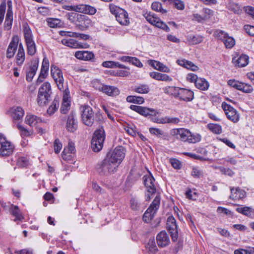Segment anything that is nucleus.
Here are the masks:
<instances>
[{
    "label": "nucleus",
    "mask_w": 254,
    "mask_h": 254,
    "mask_svg": "<svg viewBox=\"0 0 254 254\" xmlns=\"http://www.w3.org/2000/svg\"><path fill=\"white\" fill-rule=\"evenodd\" d=\"M173 3L174 6L179 10H183L185 8V4L181 0H174Z\"/></svg>",
    "instance_id": "obj_63"
},
{
    "label": "nucleus",
    "mask_w": 254,
    "mask_h": 254,
    "mask_svg": "<svg viewBox=\"0 0 254 254\" xmlns=\"http://www.w3.org/2000/svg\"><path fill=\"white\" fill-rule=\"evenodd\" d=\"M236 210L238 212L247 217L250 218H253L254 217V209L251 207H239L236 209Z\"/></svg>",
    "instance_id": "obj_31"
},
{
    "label": "nucleus",
    "mask_w": 254,
    "mask_h": 254,
    "mask_svg": "<svg viewBox=\"0 0 254 254\" xmlns=\"http://www.w3.org/2000/svg\"><path fill=\"white\" fill-rule=\"evenodd\" d=\"M126 100L127 102L134 104H141L144 103V99L143 97L136 96H128Z\"/></svg>",
    "instance_id": "obj_43"
},
{
    "label": "nucleus",
    "mask_w": 254,
    "mask_h": 254,
    "mask_svg": "<svg viewBox=\"0 0 254 254\" xmlns=\"http://www.w3.org/2000/svg\"><path fill=\"white\" fill-rule=\"evenodd\" d=\"M195 86L201 90H206L208 89L209 85L204 78H199L195 81Z\"/></svg>",
    "instance_id": "obj_38"
},
{
    "label": "nucleus",
    "mask_w": 254,
    "mask_h": 254,
    "mask_svg": "<svg viewBox=\"0 0 254 254\" xmlns=\"http://www.w3.org/2000/svg\"><path fill=\"white\" fill-rule=\"evenodd\" d=\"M193 98L194 93L191 90L186 88H179L177 99L181 101L190 102L192 101Z\"/></svg>",
    "instance_id": "obj_15"
},
{
    "label": "nucleus",
    "mask_w": 254,
    "mask_h": 254,
    "mask_svg": "<svg viewBox=\"0 0 254 254\" xmlns=\"http://www.w3.org/2000/svg\"><path fill=\"white\" fill-rule=\"evenodd\" d=\"M77 8V12L91 15H94L97 11L95 7L88 4H78Z\"/></svg>",
    "instance_id": "obj_23"
},
{
    "label": "nucleus",
    "mask_w": 254,
    "mask_h": 254,
    "mask_svg": "<svg viewBox=\"0 0 254 254\" xmlns=\"http://www.w3.org/2000/svg\"><path fill=\"white\" fill-rule=\"evenodd\" d=\"M59 100L55 98L52 102L51 106L47 109V114L50 116L54 114L59 108Z\"/></svg>",
    "instance_id": "obj_41"
},
{
    "label": "nucleus",
    "mask_w": 254,
    "mask_h": 254,
    "mask_svg": "<svg viewBox=\"0 0 254 254\" xmlns=\"http://www.w3.org/2000/svg\"><path fill=\"white\" fill-rule=\"evenodd\" d=\"M91 24V20L87 16L85 15V18L83 19L81 25H80L81 30H84L88 28Z\"/></svg>",
    "instance_id": "obj_53"
},
{
    "label": "nucleus",
    "mask_w": 254,
    "mask_h": 254,
    "mask_svg": "<svg viewBox=\"0 0 254 254\" xmlns=\"http://www.w3.org/2000/svg\"><path fill=\"white\" fill-rule=\"evenodd\" d=\"M160 203V197L156 195L149 207L146 210L143 216V220L146 223H149L154 217L157 210L159 207Z\"/></svg>",
    "instance_id": "obj_5"
},
{
    "label": "nucleus",
    "mask_w": 254,
    "mask_h": 254,
    "mask_svg": "<svg viewBox=\"0 0 254 254\" xmlns=\"http://www.w3.org/2000/svg\"><path fill=\"white\" fill-rule=\"evenodd\" d=\"M115 17L116 20L121 25H127L129 23L127 12L124 9L119 12Z\"/></svg>",
    "instance_id": "obj_24"
},
{
    "label": "nucleus",
    "mask_w": 254,
    "mask_h": 254,
    "mask_svg": "<svg viewBox=\"0 0 254 254\" xmlns=\"http://www.w3.org/2000/svg\"><path fill=\"white\" fill-rule=\"evenodd\" d=\"M42 120L35 115L28 114L25 117V122L31 127L36 126L37 124L41 123Z\"/></svg>",
    "instance_id": "obj_30"
},
{
    "label": "nucleus",
    "mask_w": 254,
    "mask_h": 254,
    "mask_svg": "<svg viewBox=\"0 0 254 254\" xmlns=\"http://www.w3.org/2000/svg\"><path fill=\"white\" fill-rule=\"evenodd\" d=\"M26 44L27 49V54L31 56L34 55L36 51V45L34 41Z\"/></svg>",
    "instance_id": "obj_48"
},
{
    "label": "nucleus",
    "mask_w": 254,
    "mask_h": 254,
    "mask_svg": "<svg viewBox=\"0 0 254 254\" xmlns=\"http://www.w3.org/2000/svg\"><path fill=\"white\" fill-rule=\"evenodd\" d=\"M19 39L18 36H14L12 37L11 40L7 47L6 57L8 59L12 58L17 49Z\"/></svg>",
    "instance_id": "obj_14"
},
{
    "label": "nucleus",
    "mask_w": 254,
    "mask_h": 254,
    "mask_svg": "<svg viewBox=\"0 0 254 254\" xmlns=\"http://www.w3.org/2000/svg\"><path fill=\"white\" fill-rule=\"evenodd\" d=\"M17 127L20 131V135L22 137L28 136L31 135L30 131L21 125L17 124Z\"/></svg>",
    "instance_id": "obj_55"
},
{
    "label": "nucleus",
    "mask_w": 254,
    "mask_h": 254,
    "mask_svg": "<svg viewBox=\"0 0 254 254\" xmlns=\"http://www.w3.org/2000/svg\"><path fill=\"white\" fill-rule=\"evenodd\" d=\"M65 127L66 130L70 132H74L78 127V122L75 118V113L72 111L68 116Z\"/></svg>",
    "instance_id": "obj_13"
},
{
    "label": "nucleus",
    "mask_w": 254,
    "mask_h": 254,
    "mask_svg": "<svg viewBox=\"0 0 254 254\" xmlns=\"http://www.w3.org/2000/svg\"><path fill=\"white\" fill-rule=\"evenodd\" d=\"M149 132L151 134L155 135L158 137H161L164 134V132L158 128L150 127L149 128Z\"/></svg>",
    "instance_id": "obj_54"
},
{
    "label": "nucleus",
    "mask_w": 254,
    "mask_h": 254,
    "mask_svg": "<svg viewBox=\"0 0 254 254\" xmlns=\"http://www.w3.org/2000/svg\"><path fill=\"white\" fill-rule=\"evenodd\" d=\"M143 15L146 20L153 25H155L156 22L159 18L156 17L154 13H152L150 12H146L143 14Z\"/></svg>",
    "instance_id": "obj_45"
},
{
    "label": "nucleus",
    "mask_w": 254,
    "mask_h": 254,
    "mask_svg": "<svg viewBox=\"0 0 254 254\" xmlns=\"http://www.w3.org/2000/svg\"><path fill=\"white\" fill-rule=\"evenodd\" d=\"M177 63L179 65L192 71H197L199 69L198 67L195 65L193 63L186 60H179L177 61Z\"/></svg>",
    "instance_id": "obj_32"
},
{
    "label": "nucleus",
    "mask_w": 254,
    "mask_h": 254,
    "mask_svg": "<svg viewBox=\"0 0 254 254\" xmlns=\"http://www.w3.org/2000/svg\"><path fill=\"white\" fill-rule=\"evenodd\" d=\"M92 86L96 90H98L100 91H102V88H103L104 86V84H102L99 80H94L93 81Z\"/></svg>",
    "instance_id": "obj_62"
},
{
    "label": "nucleus",
    "mask_w": 254,
    "mask_h": 254,
    "mask_svg": "<svg viewBox=\"0 0 254 254\" xmlns=\"http://www.w3.org/2000/svg\"><path fill=\"white\" fill-rule=\"evenodd\" d=\"M146 248L148 249L150 252L156 253L157 251V248L155 239H149L146 245Z\"/></svg>",
    "instance_id": "obj_49"
},
{
    "label": "nucleus",
    "mask_w": 254,
    "mask_h": 254,
    "mask_svg": "<svg viewBox=\"0 0 254 254\" xmlns=\"http://www.w3.org/2000/svg\"><path fill=\"white\" fill-rule=\"evenodd\" d=\"M11 116L13 120H22L24 115L23 109L19 106L13 107L10 110Z\"/></svg>",
    "instance_id": "obj_26"
},
{
    "label": "nucleus",
    "mask_w": 254,
    "mask_h": 254,
    "mask_svg": "<svg viewBox=\"0 0 254 254\" xmlns=\"http://www.w3.org/2000/svg\"><path fill=\"white\" fill-rule=\"evenodd\" d=\"M48 25L51 28H56L58 27L61 23V20L57 18H48L47 20Z\"/></svg>",
    "instance_id": "obj_50"
},
{
    "label": "nucleus",
    "mask_w": 254,
    "mask_h": 254,
    "mask_svg": "<svg viewBox=\"0 0 254 254\" xmlns=\"http://www.w3.org/2000/svg\"><path fill=\"white\" fill-rule=\"evenodd\" d=\"M80 112L82 123L87 126L91 127L94 122L101 123L103 121L102 115L99 113L95 115L92 108L89 105L81 106Z\"/></svg>",
    "instance_id": "obj_1"
},
{
    "label": "nucleus",
    "mask_w": 254,
    "mask_h": 254,
    "mask_svg": "<svg viewBox=\"0 0 254 254\" xmlns=\"http://www.w3.org/2000/svg\"><path fill=\"white\" fill-rule=\"evenodd\" d=\"M74 56L77 59L89 61L94 59L95 56L93 52L88 51H80L75 53Z\"/></svg>",
    "instance_id": "obj_22"
},
{
    "label": "nucleus",
    "mask_w": 254,
    "mask_h": 254,
    "mask_svg": "<svg viewBox=\"0 0 254 254\" xmlns=\"http://www.w3.org/2000/svg\"><path fill=\"white\" fill-rule=\"evenodd\" d=\"M63 45L72 48H88L89 45L87 43H80L73 39H64L62 40Z\"/></svg>",
    "instance_id": "obj_19"
},
{
    "label": "nucleus",
    "mask_w": 254,
    "mask_h": 254,
    "mask_svg": "<svg viewBox=\"0 0 254 254\" xmlns=\"http://www.w3.org/2000/svg\"><path fill=\"white\" fill-rule=\"evenodd\" d=\"M148 64L153 67L155 69L164 72L169 73L170 68L160 62L154 60L148 61Z\"/></svg>",
    "instance_id": "obj_25"
},
{
    "label": "nucleus",
    "mask_w": 254,
    "mask_h": 254,
    "mask_svg": "<svg viewBox=\"0 0 254 254\" xmlns=\"http://www.w3.org/2000/svg\"><path fill=\"white\" fill-rule=\"evenodd\" d=\"M221 107L229 120L234 123H237L239 122L240 115L235 109L224 102L222 103Z\"/></svg>",
    "instance_id": "obj_8"
},
{
    "label": "nucleus",
    "mask_w": 254,
    "mask_h": 254,
    "mask_svg": "<svg viewBox=\"0 0 254 254\" xmlns=\"http://www.w3.org/2000/svg\"><path fill=\"white\" fill-rule=\"evenodd\" d=\"M144 184L147 191L153 194L156 192V189L154 185L155 179L151 175H146L143 177Z\"/></svg>",
    "instance_id": "obj_17"
},
{
    "label": "nucleus",
    "mask_w": 254,
    "mask_h": 254,
    "mask_svg": "<svg viewBox=\"0 0 254 254\" xmlns=\"http://www.w3.org/2000/svg\"><path fill=\"white\" fill-rule=\"evenodd\" d=\"M18 165L21 167H27L29 164V161L25 157H20L17 160Z\"/></svg>",
    "instance_id": "obj_56"
},
{
    "label": "nucleus",
    "mask_w": 254,
    "mask_h": 254,
    "mask_svg": "<svg viewBox=\"0 0 254 254\" xmlns=\"http://www.w3.org/2000/svg\"><path fill=\"white\" fill-rule=\"evenodd\" d=\"M118 167L117 165L112 163L106 157L102 163L98 165L97 170L102 175H108L116 172Z\"/></svg>",
    "instance_id": "obj_6"
},
{
    "label": "nucleus",
    "mask_w": 254,
    "mask_h": 254,
    "mask_svg": "<svg viewBox=\"0 0 254 254\" xmlns=\"http://www.w3.org/2000/svg\"><path fill=\"white\" fill-rule=\"evenodd\" d=\"M126 150L122 146L116 147L113 150L110 151L106 155V158L111 161L112 163L117 165V166L122 163L124 160Z\"/></svg>",
    "instance_id": "obj_4"
},
{
    "label": "nucleus",
    "mask_w": 254,
    "mask_h": 254,
    "mask_svg": "<svg viewBox=\"0 0 254 254\" xmlns=\"http://www.w3.org/2000/svg\"><path fill=\"white\" fill-rule=\"evenodd\" d=\"M130 109L140 115L147 117L148 116H156L158 112L156 110L152 108H149L145 107L131 105L130 106Z\"/></svg>",
    "instance_id": "obj_12"
},
{
    "label": "nucleus",
    "mask_w": 254,
    "mask_h": 254,
    "mask_svg": "<svg viewBox=\"0 0 254 254\" xmlns=\"http://www.w3.org/2000/svg\"><path fill=\"white\" fill-rule=\"evenodd\" d=\"M10 212L11 214L15 217L14 221H22L24 218L18 207L16 205L12 204L10 208Z\"/></svg>",
    "instance_id": "obj_34"
},
{
    "label": "nucleus",
    "mask_w": 254,
    "mask_h": 254,
    "mask_svg": "<svg viewBox=\"0 0 254 254\" xmlns=\"http://www.w3.org/2000/svg\"><path fill=\"white\" fill-rule=\"evenodd\" d=\"M170 163L175 169H180L182 167L181 162L176 158H171L170 159Z\"/></svg>",
    "instance_id": "obj_57"
},
{
    "label": "nucleus",
    "mask_w": 254,
    "mask_h": 254,
    "mask_svg": "<svg viewBox=\"0 0 254 254\" xmlns=\"http://www.w3.org/2000/svg\"><path fill=\"white\" fill-rule=\"evenodd\" d=\"M7 10L6 14L5 20L13 21L12 5L11 1H7Z\"/></svg>",
    "instance_id": "obj_47"
},
{
    "label": "nucleus",
    "mask_w": 254,
    "mask_h": 254,
    "mask_svg": "<svg viewBox=\"0 0 254 254\" xmlns=\"http://www.w3.org/2000/svg\"><path fill=\"white\" fill-rule=\"evenodd\" d=\"M109 8L110 12L113 14L115 15V16H116L118 13L119 12H120L122 9H123L122 8L114 5L113 3H110L109 4Z\"/></svg>",
    "instance_id": "obj_60"
},
{
    "label": "nucleus",
    "mask_w": 254,
    "mask_h": 254,
    "mask_svg": "<svg viewBox=\"0 0 254 254\" xmlns=\"http://www.w3.org/2000/svg\"><path fill=\"white\" fill-rule=\"evenodd\" d=\"M14 149L13 144L8 141L3 134L0 133V155L8 156L12 154Z\"/></svg>",
    "instance_id": "obj_7"
},
{
    "label": "nucleus",
    "mask_w": 254,
    "mask_h": 254,
    "mask_svg": "<svg viewBox=\"0 0 254 254\" xmlns=\"http://www.w3.org/2000/svg\"><path fill=\"white\" fill-rule=\"evenodd\" d=\"M70 102L69 92L67 93L66 91L65 90L63 95L62 106L60 109L61 113L65 114L68 112L70 109Z\"/></svg>",
    "instance_id": "obj_21"
},
{
    "label": "nucleus",
    "mask_w": 254,
    "mask_h": 254,
    "mask_svg": "<svg viewBox=\"0 0 254 254\" xmlns=\"http://www.w3.org/2000/svg\"><path fill=\"white\" fill-rule=\"evenodd\" d=\"M130 207L134 211H140L143 208L142 204L138 199L132 197L130 200Z\"/></svg>",
    "instance_id": "obj_39"
},
{
    "label": "nucleus",
    "mask_w": 254,
    "mask_h": 254,
    "mask_svg": "<svg viewBox=\"0 0 254 254\" xmlns=\"http://www.w3.org/2000/svg\"><path fill=\"white\" fill-rule=\"evenodd\" d=\"M232 62L238 67H244L249 63V57L246 55H242L239 58L235 57L232 59Z\"/></svg>",
    "instance_id": "obj_28"
},
{
    "label": "nucleus",
    "mask_w": 254,
    "mask_h": 254,
    "mask_svg": "<svg viewBox=\"0 0 254 254\" xmlns=\"http://www.w3.org/2000/svg\"><path fill=\"white\" fill-rule=\"evenodd\" d=\"M191 175L194 178H200L203 176V172L198 167L194 166L192 168Z\"/></svg>",
    "instance_id": "obj_46"
},
{
    "label": "nucleus",
    "mask_w": 254,
    "mask_h": 254,
    "mask_svg": "<svg viewBox=\"0 0 254 254\" xmlns=\"http://www.w3.org/2000/svg\"><path fill=\"white\" fill-rule=\"evenodd\" d=\"M154 26L166 32H169L170 31L169 27L166 25L165 23L161 21L159 18H158Z\"/></svg>",
    "instance_id": "obj_52"
},
{
    "label": "nucleus",
    "mask_w": 254,
    "mask_h": 254,
    "mask_svg": "<svg viewBox=\"0 0 254 254\" xmlns=\"http://www.w3.org/2000/svg\"><path fill=\"white\" fill-rule=\"evenodd\" d=\"M6 3L5 2H2L0 5V24H1L3 21L4 14L5 12Z\"/></svg>",
    "instance_id": "obj_59"
},
{
    "label": "nucleus",
    "mask_w": 254,
    "mask_h": 254,
    "mask_svg": "<svg viewBox=\"0 0 254 254\" xmlns=\"http://www.w3.org/2000/svg\"><path fill=\"white\" fill-rule=\"evenodd\" d=\"M235 254H254V248H250L248 250H237L234 252Z\"/></svg>",
    "instance_id": "obj_58"
},
{
    "label": "nucleus",
    "mask_w": 254,
    "mask_h": 254,
    "mask_svg": "<svg viewBox=\"0 0 254 254\" xmlns=\"http://www.w3.org/2000/svg\"><path fill=\"white\" fill-rule=\"evenodd\" d=\"M23 32L26 43L34 41L31 30L27 24L23 25Z\"/></svg>",
    "instance_id": "obj_33"
},
{
    "label": "nucleus",
    "mask_w": 254,
    "mask_h": 254,
    "mask_svg": "<svg viewBox=\"0 0 254 254\" xmlns=\"http://www.w3.org/2000/svg\"><path fill=\"white\" fill-rule=\"evenodd\" d=\"M179 87L176 86H167L164 87L163 90L165 93L174 96L177 99Z\"/></svg>",
    "instance_id": "obj_40"
},
{
    "label": "nucleus",
    "mask_w": 254,
    "mask_h": 254,
    "mask_svg": "<svg viewBox=\"0 0 254 254\" xmlns=\"http://www.w3.org/2000/svg\"><path fill=\"white\" fill-rule=\"evenodd\" d=\"M206 17L203 16V15H200L198 13H193L192 15L191 20L192 21H197L198 23H203L205 21H206Z\"/></svg>",
    "instance_id": "obj_51"
},
{
    "label": "nucleus",
    "mask_w": 254,
    "mask_h": 254,
    "mask_svg": "<svg viewBox=\"0 0 254 254\" xmlns=\"http://www.w3.org/2000/svg\"><path fill=\"white\" fill-rule=\"evenodd\" d=\"M201 136L199 134L196 133H191L190 131L189 135L188 142L190 143H195L201 140Z\"/></svg>",
    "instance_id": "obj_44"
},
{
    "label": "nucleus",
    "mask_w": 254,
    "mask_h": 254,
    "mask_svg": "<svg viewBox=\"0 0 254 254\" xmlns=\"http://www.w3.org/2000/svg\"><path fill=\"white\" fill-rule=\"evenodd\" d=\"M104 93L110 96H116L120 94V90L114 86L105 85L102 91Z\"/></svg>",
    "instance_id": "obj_29"
},
{
    "label": "nucleus",
    "mask_w": 254,
    "mask_h": 254,
    "mask_svg": "<svg viewBox=\"0 0 254 254\" xmlns=\"http://www.w3.org/2000/svg\"><path fill=\"white\" fill-rule=\"evenodd\" d=\"M231 194L230 198L233 200L243 199L246 196V192L239 187H230Z\"/></svg>",
    "instance_id": "obj_20"
},
{
    "label": "nucleus",
    "mask_w": 254,
    "mask_h": 254,
    "mask_svg": "<svg viewBox=\"0 0 254 254\" xmlns=\"http://www.w3.org/2000/svg\"><path fill=\"white\" fill-rule=\"evenodd\" d=\"M166 226L171 238H178V226L176 220L173 216L171 215L168 217Z\"/></svg>",
    "instance_id": "obj_11"
},
{
    "label": "nucleus",
    "mask_w": 254,
    "mask_h": 254,
    "mask_svg": "<svg viewBox=\"0 0 254 254\" xmlns=\"http://www.w3.org/2000/svg\"><path fill=\"white\" fill-rule=\"evenodd\" d=\"M105 138V133L103 127L95 130L91 140V147L94 152H99L102 149Z\"/></svg>",
    "instance_id": "obj_3"
},
{
    "label": "nucleus",
    "mask_w": 254,
    "mask_h": 254,
    "mask_svg": "<svg viewBox=\"0 0 254 254\" xmlns=\"http://www.w3.org/2000/svg\"><path fill=\"white\" fill-rule=\"evenodd\" d=\"M51 74L57 84L58 89L61 91L64 90V77L62 70L56 65H52Z\"/></svg>",
    "instance_id": "obj_9"
},
{
    "label": "nucleus",
    "mask_w": 254,
    "mask_h": 254,
    "mask_svg": "<svg viewBox=\"0 0 254 254\" xmlns=\"http://www.w3.org/2000/svg\"><path fill=\"white\" fill-rule=\"evenodd\" d=\"M49 63L48 59L44 58L43 61L42 67L39 75L42 77L46 78L48 75Z\"/></svg>",
    "instance_id": "obj_36"
},
{
    "label": "nucleus",
    "mask_w": 254,
    "mask_h": 254,
    "mask_svg": "<svg viewBox=\"0 0 254 254\" xmlns=\"http://www.w3.org/2000/svg\"><path fill=\"white\" fill-rule=\"evenodd\" d=\"M190 133V130L184 128H174L170 131V134L172 136L183 142H188Z\"/></svg>",
    "instance_id": "obj_10"
},
{
    "label": "nucleus",
    "mask_w": 254,
    "mask_h": 254,
    "mask_svg": "<svg viewBox=\"0 0 254 254\" xmlns=\"http://www.w3.org/2000/svg\"><path fill=\"white\" fill-rule=\"evenodd\" d=\"M188 42L191 45H196L202 42L203 37L200 35L192 34L187 36Z\"/></svg>",
    "instance_id": "obj_35"
},
{
    "label": "nucleus",
    "mask_w": 254,
    "mask_h": 254,
    "mask_svg": "<svg viewBox=\"0 0 254 254\" xmlns=\"http://www.w3.org/2000/svg\"><path fill=\"white\" fill-rule=\"evenodd\" d=\"M217 36L218 38L222 40L227 48H231L235 44V41L232 37L228 36L227 33L223 31H217Z\"/></svg>",
    "instance_id": "obj_16"
},
{
    "label": "nucleus",
    "mask_w": 254,
    "mask_h": 254,
    "mask_svg": "<svg viewBox=\"0 0 254 254\" xmlns=\"http://www.w3.org/2000/svg\"><path fill=\"white\" fill-rule=\"evenodd\" d=\"M39 61L38 60H34L31 61L28 70L26 72V79L28 82H31L35 75L38 69Z\"/></svg>",
    "instance_id": "obj_18"
},
{
    "label": "nucleus",
    "mask_w": 254,
    "mask_h": 254,
    "mask_svg": "<svg viewBox=\"0 0 254 254\" xmlns=\"http://www.w3.org/2000/svg\"><path fill=\"white\" fill-rule=\"evenodd\" d=\"M132 90L139 94H147L150 91V88L147 84H140L135 86Z\"/></svg>",
    "instance_id": "obj_37"
},
{
    "label": "nucleus",
    "mask_w": 254,
    "mask_h": 254,
    "mask_svg": "<svg viewBox=\"0 0 254 254\" xmlns=\"http://www.w3.org/2000/svg\"><path fill=\"white\" fill-rule=\"evenodd\" d=\"M84 18H85V15L78 13L77 17L75 19V22L73 23L79 29H80V25H81L82 21H83V19H84Z\"/></svg>",
    "instance_id": "obj_61"
},
{
    "label": "nucleus",
    "mask_w": 254,
    "mask_h": 254,
    "mask_svg": "<svg viewBox=\"0 0 254 254\" xmlns=\"http://www.w3.org/2000/svg\"><path fill=\"white\" fill-rule=\"evenodd\" d=\"M78 13L71 12L66 14V16L67 19L71 22L73 23L75 22L76 18L77 17Z\"/></svg>",
    "instance_id": "obj_64"
},
{
    "label": "nucleus",
    "mask_w": 254,
    "mask_h": 254,
    "mask_svg": "<svg viewBox=\"0 0 254 254\" xmlns=\"http://www.w3.org/2000/svg\"><path fill=\"white\" fill-rule=\"evenodd\" d=\"M52 93L51 84L47 81L43 83L38 90L37 101L38 104L43 106L47 104Z\"/></svg>",
    "instance_id": "obj_2"
},
{
    "label": "nucleus",
    "mask_w": 254,
    "mask_h": 254,
    "mask_svg": "<svg viewBox=\"0 0 254 254\" xmlns=\"http://www.w3.org/2000/svg\"><path fill=\"white\" fill-rule=\"evenodd\" d=\"M207 128L213 133L219 134L222 132V127L216 124L210 123L207 125Z\"/></svg>",
    "instance_id": "obj_42"
},
{
    "label": "nucleus",
    "mask_w": 254,
    "mask_h": 254,
    "mask_svg": "<svg viewBox=\"0 0 254 254\" xmlns=\"http://www.w3.org/2000/svg\"><path fill=\"white\" fill-rule=\"evenodd\" d=\"M25 59V54L22 44L20 43L18 46V52L16 56V64L21 66L23 64Z\"/></svg>",
    "instance_id": "obj_27"
}]
</instances>
